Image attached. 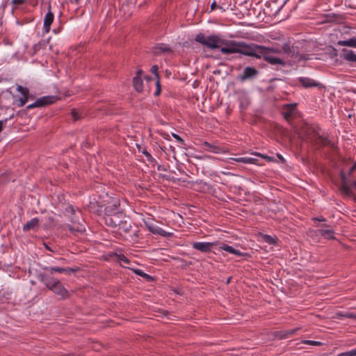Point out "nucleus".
<instances>
[{
	"label": "nucleus",
	"mask_w": 356,
	"mask_h": 356,
	"mask_svg": "<svg viewBox=\"0 0 356 356\" xmlns=\"http://www.w3.org/2000/svg\"><path fill=\"white\" fill-rule=\"evenodd\" d=\"M254 44H247L242 41L228 40L222 39L220 51L223 54L239 53L250 56Z\"/></svg>",
	"instance_id": "nucleus-1"
},
{
	"label": "nucleus",
	"mask_w": 356,
	"mask_h": 356,
	"mask_svg": "<svg viewBox=\"0 0 356 356\" xmlns=\"http://www.w3.org/2000/svg\"><path fill=\"white\" fill-rule=\"evenodd\" d=\"M303 135L305 140L316 148L330 144L327 136L321 132L317 125H307L303 129Z\"/></svg>",
	"instance_id": "nucleus-2"
},
{
	"label": "nucleus",
	"mask_w": 356,
	"mask_h": 356,
	"mask_svg": "<svg viewBox=\"0 0 356 356\" xmlns=\"http://www.w3.org/2000/svg\"><path fill=\"white\" fill-rule=\"evenodd\" d=\"M250 56L257 58H263L265 61L271 65H285L284 60L270 54V51H268L266 49V47L264 46L254 44Z\"/></svg>",
	"instance_id": "nucleus-3"
},
{
	"label": "nucleus",
	"mask_w": 356,
	"mask_h": 356,
	"mask_svg": "<svg viewBox=\"0 0 356 356\" xmlns=\"http://www.w3.org/2000/svg\"><path fill=\"white\" fill-rule=\"evenodd\" d=\"M356 170V162L354 163L352 167L348 170V174L346 175L343 170H341L339 173L340 179H341V186L340 191L341 194L346 197H348L356 200V197L352 191L351 188H350L349 186V180L352 177V175Z\"/></svg>",
	"instance_id": "nucleus-4"
},
{
	"label": "nucleus",
	"mask_w": 356,
	"mask_h": 356,
	"mask_svg": "<svg viewBox=\"0 0 356 356\" xmlns=\"http://www.w3.org/2000/svg\"><path fill=\"white\" fill-rule=\"evenodd\" d=\"M195 41L209 49H216L221 47L222 39L218 35L206 36L204 33H200L196 35Z\"/></svg>",
	"instance_id": "nucleus-5"
},
{
	"label": "nucleus",
	"mask_w": 356,
	"mask_h": 356,
	"mask_svg": "<svg viewBox=\"0 0 356 356\" xmlns=\"http://www.w3.org/2000/svg\"><path fill=\"white\" fill-rule=\"evenodd\" d=\"M55 294L59 296L61 299H66L69 297L68 291L64 287L61 282L54 277L51 284L47 287Z\"/></svg>",
	"instance_id": "nucleus-6"
},
{
	"label": "nucleus",
	"mask_w": 356,
	"mask_h": 356,
	"mask_svg": "<svg viewBox=\"0 0 356 356\" xmlns=\"http://www.w3.org/2000/svg\"><path fill=\"white\" fill-rule=\"evenodd\" d=\"M218 242L209 243V242H193L191 245L195 250H199L204 253L210 252L212 250V248L216 245Z\"/></svg>",
	"instance_id": "nucleus-7"
},
{
	"label": "nucleus",
	"mask_w": 356,
	"mask_h": 356,
	"mask_svg": "<svg viewBox=\"0 0 356 356\" xmlns=\"http://www.w3.org/2000/svg\"><path fill=\"white\" fill-rule=\"evenodd\" d=\"M145 225L147 229L154 234H158L162 236H170L172 234L171 233L165 232L162 228L154 224L151 221H145Z\"/></svg>",
	"instance_id": "nucleus-8"
},
{
	"label": "nucleus",
	"mask_w": 356,
	"mask_h": 356,
	"mask_svg": "<svg viewBox=\"0 0 356 356\" xmlns=\"http://www.w3.org/2000/svg\"><path fill=\"white\" fill-rule=\"evenodd\" d=\"M259 74V71L253 67H246L243 73L239 76V79L242 81L252 79Z\"/></svg>",
	"instance_id": "nucleus-9"
},
{
	"label": "nucleus",
	"mask_w": 356,
	"mask_h": 356,
	"mask_svg": "<svg viewBox=\"0 0 356 356\" xmlns=\"http://www.w3.org/2000/svg\"><path fill=\"white\" fill-rule=\"evenodd\" d=\"M300 329V327H296L289 330H283L275 331L274 332L273 335L278 339H285L294 335Z\"/></svg>",
	"instance_id": "nucleus-10"
},
{
	"label": "nucleus",
	"mask_w": 356,
	"mask_h": 356,
	"mask_svg": "<svg viewBox=\"0 0 356 356\" xmlns=\"http://www.w3.org/2000/svg\"><path fill=\"white\" fill-rule=\"evenodd\" d=\"M57 99L58 97L56 96L48 95L40 97L37 99L35 101L38 107H42L54 104L57 101Z\"/></svg>",
	"instance_id": "nucleus-11"
},
{
	"label": "nucleus",
	"mask_w": 356,
	"mask_h": 356,
	"mask_svg": "<svg viewBox=\"0 0 356 356\" xmlns=\"http://www.w3.org/2000/svg\"><path fill=\"white\" fill-rule=\"evenodd\" d=\"M49 11L44 16V24H43V29L44 32L47 33L50 31L51 25L54 22V15L53 13L51 11V6L49 5L48 6Z\"/></svg>",
	"instance_id": "nucleus-12"
},
{
	"label": "nucleus",
	"mask_w": 356,
	"mask_h": 356,
	"mask_svg": "<svg viewBox=\"0 0 356 356\" xmlns=\"http://www.w3.org/2000/svg\"><path fill=\"white\" fill-rule=\"evenodd\" d=\"M282 53H284L287 56L291 58H296L298 57V51L296 48L288 42L283 44L282 47Z\"/></svg>",
	"instance_id": "nucleus-13"
},
{
	"label": "nucleus",
	"mask_w": 356,
	"mask_h": 356,
	"mask_svg": "<svg viewBox=\"0 0 356 356\" xmlns=\"http://www.w3.org/2000/svg\"><path fill=\"white\" fill-rule=\"evenodd\" d=\"M296 104H286L284 106L282 114L286 120H289L291 119L296 110Z\"/></svg>",
	"instance_id": "nucleus-14"
},
{
	"label": "nucleus",
	"mask_w": 356,
	"mask_h": 356,
	"mask_svg": "<svg viewBox=\"0 0 356 356\" xmlns=\"http://www.w3.org/2000/svg\"><path fill=\"white\" fill-rule=\"evenodd\" d=\"M172 49L165 44L160 43L156 44L153 49V53L155 55H160L161 54L171 53Z\"/></svg>",
	"instance_id": "nucleus-15"
},
{
	"label": "nucleus",
	"mask_w": 356,
	"mask_h": 356,
	"mask_svg": "<svg viewBox=\"0 0 356 356\" xmlns=\"http://www.w3.org/2000/svg\"><path fill=\"white\" fill-rule=\"evenodd\" d=\"M298 81L299 83L305 88L316 87L319 85V83L316 82L314 79L308 77H300Z\"/></svg>",
	"instance_id": "nucleus-16"
},
{
	"label": "nucleus",
	"mask_w": 356,
	"mask_h": 356,
	"mask_svg": "<svg viewBox=\"0 0 356 356\" xmlns=\"http://www.w3.org/2000/svg\"><path fill=\"white\" fill-rule=\"evenodd\" d=\"M203 145L205 147L206 150L211 152L212 153L220 154L222 152H225L223 148L212 145L208 142H204L203 143Z\"/></svg>",
	"instance_id": "nucleus-17"
},
{
	"label": "nucleus",
	"mask_w": 356,
	"mask_h": 356,
	"mask_svg": "<svg viewBox=\"0 0 356 356\" xmlns=\"http://www.w3.org/2000/svg\"><path fill=\"white\" fill-rule=\"evenodd\" d=\"M39 219L38 218H33L23 226V230L24 232L33 230L38 226Z\"/></svg>",
	"instance_id": "nucleus-18"
},
{
	"label": "nucleus",
	"mask_w": 356,
	"mask_h": 356,
	"mask_svg": "<svg viewBox=\"0 0 356 356\" xmlns=\"http://www.w3.org/2000/svg\"><path fill=\"white\" fill-rule=\"evenodd\" d=\"M219 249L221 250H225L229 253L237 255V256H241L242 253L236 249H234L232 246H230L227 244L222 243L219 247Z\"/></svg>",
	"instance_id": "nucleus-19"
},
{
	"label": "nucleus",
	"mask_w": 356,
	"mask_h": 356,
	"mask_svg": "<svg viewBox=\"0 0 356 356\" xmlns=\"http://www.w3.org/2000/svg\"><path fill=\"white\" fill-rule=\"evenodd\" d=\"M38 279L39 280V281L42 282L47 288L49 284H51V282L52 281L54 277H51L50 274L40 273L38 275Z\"/></svg>",
	"instance_id": "nucleus-20"
},
{
	"label": "nucleus",
	"mask_w": 356,
	"mask_h": 356,
	"mask_svg": "<svg viewBox=\"0 0 356 356\" xmlns=\"http://www.w3.org/2000/svg\"><path fill=\"white\" fill-rule=\"evenodd\" d=\"M318 234L322 236L326 239H334L335 237L334 236V232L333 229H319L318 230Z\"/></svg>",
	"instance_id": "nucleus-21"
},
{
	"label": "nucleus",
	"mask_w": 356,
	"mask_h": 356,
	"mask_svg": "<svg viewBox=\"0 0 356 356\" xmlns=\"http://www.w3.org/2000/svg\"><path fill=\"white\" fill-rule=\"evenodd\" d=\"M133 86L137 92H142L143 90V81L139 76H135L133 79Z\"/></svg>",
	"instance_id": "nucleus-22"
},
{
	"label": "nucleus",
	"mask_w": 356,
	"mask_h": 356,
	"mask_svg": "<svg viewBox=\"0 0 356 356\" xmlns=\"http://www.w3.org/2000/svg\"><path fill=\"white\" fill-rule=\"evenodd\" d=\"M343 58L346 60L356 63V54L352 50H343Z\"/></svg>",
	"instance_id": "nucleus-23"
},
{
	"label": "nucleus",
	"mask_w": 356,
	"mask_h": 356,
	"mask_svg": "<svg viewBox=\"0 0 356 356\" xmlns=\"http://www.w3.org/2000/svg\"><path fill=\"white\" fill-rule=\"evenodd\" d=\"M337 44L339 46L356 48V38H351L347 40H339L338 41Z\"/></svg>",
	"instance_id": "nucleus-24"
},
{
	"label": "nucleus",
	"mask_w": 356,
	"mask_h": 356,
	"mask_svg": "<svg viewBox=\"0 0 356 356\" xmlns=\"http://www.w3.org/2000/svg\"><path fill=\"white\" fill-rule=\"evenodd\" d=\"M236 162H241L244 163H256L258 161L256 158L254 157H249V156H245V157H238L233 159Z\"/></svg>",
	"instance_id": "nucleus-25"
},
{
	"label": "nucleus",
	"mask_w": 356,
	"mask_h": 356,
	"mask_svg": "<svg viewBox=\"0 0 356 356\" xmlns=\"http://www.w3.org/2000/svg\"><path fill=\"white\" fill-rule=\"evenodd\" d=\"M46 46L47 42L45 40L40 41L39 42L33 45L32 48L33 52L31 53V55L37 54L40 49H44Z\"/></svg>",
	"instance_id": "nucleus-26"
},
{
	"label": "nucleus",
	"mask_w": 356,
	"mask_h": 356,
	"mask_svg": "<svg viewBox=\"0 0 356 356\" xmlns=\"http://www.w3.org/2000/svg\"><path fill=\"white\" fill-rule=\"evenodd\" d=\"M238 102L240 104V107L242 109H245L249 104L248 97L245 94H241L238 97Z\"/></svg>",
	"instance_id": "nucleus-27"
},
{
	"label": "nucleus",
	"mask_w": 356,
	"mask_h": 356,
	"mask_svg": "<svg viewBox=\"0 0 356 356\" xmlns=\"http://www.w3.org/2000/svg\"><path fill=\"white\" fill-rule=\"evenodd\" d=\"M43 269L45 270L46 271L49 272V273L50 275H52L54 272L62 273H64V271H65V268H61V267L44 266L43 268Z\"/></svg>",
	"instance_id": "nucleus-28"
},
{
	"label": "nucleus",
	"mask_w": 356,
	"mask_h": 356,
	"mask_svg": "<svg viewBox=\"0 0 356 356\" xmlns=\"http://www.w3.org/2000/svg\"><path fill=\"white\" fill-rule=\"evenodd\" d=\"M134 271V273L137 275H139L142 277H143L144 279H145L147 281H151L153 280V277L152 276H150L149 275L144 273L142 270L140 269H133L132 270Z\"/></svg>",
	"instance_id": "nucleus-29"
},
{
	"label": "nucleus",
	"mask_w": 356,
	"mask_h": 356,
	"mask_svg": "<svg viewBox=\"0 0 356 356\" xmlns=\"http://www.w3.org/2000/svg\"><path fill=\"white\" fill-rule=\"evenodd\" d=\"M17 90L22 94L24 97H29V90L27 88H24L22 86H17Z\"/></svg>",
	"instance_id": "nucleus-30"
},
{
	"label": "nucleus",
	"mask_w": 356,
	"mask_h": 356,
	"mask_svg": "<svg viewBox=\"0 0 356 356\" xmlns=\"http://www.w3.org/2000/svg\"><path fill=\"white\" fill-rule=\"evenodd\" d=\"M142 153L145 156L148 162L151 163H156L155 159L146 149L142 150Z\"/></svg>",
	"instance_id": "nucleus-31"
},
{
	"label": "nucleus",
	"mask_w": 356,
	"mask_h": 356,
	"mask_svg": "<svg viewBox=\"0 0 356 356\" xmlns=\"http://www.w3.org/2000/svg\"><path fill=\"white\" fill-rule=\"evenodd\" d=\"M301 343L306 344V345H310V346H319L322 345V343L317 341H312V340H303L301 341Z\"/></svg>",
	"instance_id": "nucleus-32"
},
{
	"label": "nucleus",
	"mask_w": 356,
	"mask_h": 356,
	"mask_svg": "<svg viewBox=\"0 0 356 356\" xmlns=\"http://www.w3.org/2000/svg\"><path fill=\"white\" fill-rule=\"evenodd\" d=\"M264 241L266 243H268L270 245H274L277 242V238H273V237H272V236H270L269 235H267V234L264 236Z\"/></svg>",
	"instance_id": "nucleus-33"
},
{
	"label": "nucleus",
	"mask_w": 356,
	"mask_h": 356,
	"mask_svg": "<svg viewBox=\"0 0 356 356\" xmlns=\"http://www.w3.org/2000/svg\"><path fill=\"white\" fill-rule=\"evenodd\" d=\"M68 229L72 233L74 232H81L83 229V225L81 224H79L76 227H72L71 225H68Z\"/></svg>",
	"instance_id": "nucleus-34"
},
{
	"label": "nucleus",
	"mask_w": 356,
	"mask_h": 356,
	"mask_svg": "<svg viewBox=\"0 0 356 356\" xmlns=\"http://www.w3.org/2000/svg\"><path fill=\"white\" fill-rule=\"evenodd\" d=\"M337 356H356V348L349 351L341 353L338 354Z\"/></svg>",
	"instance_id": "nucleus-35"
},
{
	"label": "nucleus",
	"mask_w": 356,
	"mask_h": 356,
	"mask_svg": "<svg viewBox=\"0 0 356 356\" xmlns=\"http://www.w3.org/2000/svg\"><path fill=\"white\" fill-rule=\"evenodd\" d=\"M266 49L268 51H270L272 54H282V49L276 48V47H266Z\"/></svg>",
	"instance_id": "nucleus-36"
},
{
	"label": "nucleus",
	"mask_w": 356,
	"mask_h": 356,
	"mask_svg": "<svg viewBox=\"0 0 356 356\" xmlns=\"http://www.w3.org/2000/svg\"><path fill=\"white\" fill-rule=\"evenodd\" d=\"M118 260L120 261H122V262H123L125 264H130L129 259L126 256H124L122 254H120L118 255Z\"/></svg>",
	"instance_id": "nucleus-37"
},
{
	"label": "nucleus",
	"mask_w": 356,
	"mask_h": 356,
	"mask_svg": "<svg viewBox=\"0 0 356 356\" xmlns=\"http://www.w3.org/2000/svg\"><path fill=\"white\" fill-rule=\"evenodd\" d=\"M158 70H159V67L157 65H153L152 67H151V72L152 74H154L155 77L156 78L157 80H159V72H158Z\"/></svg>",
	"instance_id": "nucleus-38"
},
{
	"label": "nucleus",
	"mask_w": 356,
	"mask_h": 356,
	"mask_svg": "<svg viewBox=\"0 0 356 356\" xmlns=\"http://www.w3.org/2000/svg\"><path fill=\"white\" fill-rule=\"evenodd\" d=\"M79 270L78 267L76 268H65L64 273H66L67 274H71L75 272H77Z\"/></svg>",
	"instance_id": "nucleus-39"
},
{
	"label": "nucleus",
	"mask_w": 356,
	"mask_h": 356,
	"mask_svg": "<svg viewBox=\"0 0 356 356\" xmlns=\"http://www.w3.org/2000/svg\"><path fill=\"white\" fill-rule=\"evenodd\" d=\"M172 136L177 142H179L181 145H184L185 144L184 139L182 138H181L179 135H177V134L172 133Z\"/></svg>",
	"instance_id": "nucleus-40"
},
{
	"label": "nucleus",
	"mask_w": 356,
	"mask_h": 356,
	"mask_svg": "<svg viewBox=\"0 0 356 356\" xmlns=\"http://www.w3.org/2000/svg\"><path fill=\"white\" fill-rule=\"evenodd\" d=\"M156 90L154 92V95L159 96L161 93V85H160L159 80H156Z\"/></svg>",
	"instance_id": "nucleus-41"
},
{
	"label": "nucleus",
	"mask_w": 356,
	"mask_h": 356,
	"mask_svg": "<svg viewBox=\"0 0 356 356\" xmlns=\"http://www.w3.org/2000/svg\"><path fill=\"white\" fill-rule=\"evenodd\" d=\"M72 115L74 120H75V121L79 120L81 118L79 112L76 111L75 109H72Z\"/></svg>",
	"instance_id": "nucleus-42"
},
{
	"label": "nucleus",
	"mask_w": 356,
	"mask_h": 356,
	"mask_svg": "<svg viewBox=\"0 0 356 356\" xmlns=\"http://www.w3.org/2000/svg\"><path fill=\"white\" fill-rule=\"evenodd\" d=\"M254 155L257 156H260V157L266 159L268 161H272L273 160V158H271V157H270L268 156H266V155H264V154H260V153H254Z\"/></svg>",
	"instance_id": "nucleus-43"
},
{
	"label": "nucleus",
	"mask_w": 356,
	"mask_h": 356,
	"mask_svg": "<svg viewBox=\"0 0 356 356\" xmlns=\"http://www.w3.org/2000/svg\"><path fill=\"white\" fill-rule=\"evenodd\" d=\"M28 99H29V97H23L19 98L18 106H23L26 103Z\"/></svg>",
	"instance_id": "nucleus-44"
},
{
	"label": "nucleus",
	"mask_w": 356,
	"mask_h": 356,
	"mask_svg": "<svg viewBox=\"0 0 356 356\" xmlns=\"http://www.w3.org/2000/svg\"><path fill=\"white\" fill-rule=\"evenodd\" d=\"M346 318L356 319V314L352 312H346L343 315Z\"/></svg>",
	"instance_id": "nucleus-45"
},
{
	"label": "nucleus",
	"mask_w": 356,
	"mask_h": 356,
	"mask_svg": "<svg viewBox=\"0 0 356 356\" xmlns=\"http://www.w3.org/2000/svg\"><path fill=\"white\" fill-rule=\"evenodd\" d=\"M26 0H13L12 3L16 6L22 5L26 2Z\"/></svg>",
	"instance_id": "nucleus-46"
},
{
	"label": "nucleus",
	"mask_w": 356,
	"mask_h": 356,
	"mask_svg": "<svg viewBox=\"0 0 356 356\" xmlns=\"http://www.w3.org/2000/svg\"><path fill=\"white\" fill-rule=\"evenodd\" d=\"M216 8H220V10H222V11H225V10L221 7V6H219L216 4V1H213L211 5V10H213L214 9H216Z\"/></svg>",
	"instance_id": "nucleus-47"
},
{
	"label": "nucleus",
	"mask_w": 356,
	"mask_h": 356,
	"mask_svg": "<svg viewBox=\"0 0 356 356\" xmlns=\"http://www.w3.org/2000/svg\"><path fill=\"white\" fill-rule=\"evenodd\" d=\"M131 227V225L130 224L127 225V222L124 223L123 229L126 232H128Z\"/></svg>",
	"instance_id": "nucleus-48"
},
{
	"label": "nucleus",
	"mask_w": 356,
	"mask_h": 356,
	"mask_svg": "<svg viewBox=\"0 0 356 356\" xmlns=\"http://www.w3.org/2000/svg\"><path fill=\"white\" fill-rule=\"evenodd\" d=\"M36 107H38V104H36V101L35 102H33V104H29L26 106V108L28 110L29 109H31V108H36Z\"/></svg>",
	"instance_id": "nucleus-49"
},
{
	"label": "nucleus",
	"mask_w": 356,
	"mask_h": 356,
	"mask_svg": "<svg viewBox=\"0 0 356 356\" xmlns=\"http://www.w3.org/2000/svg\"><path fill=\"white\" fill-rule=\"evenodd\" d=\"M349 186H350V188L351 186H353V187H354L356 189V181L354 180L353 181H350V180H349Z\"/></svg>",
	"instance_id": "nucleus-50"
},
{
	"label": "nucleus",
	"mask_w": 356,
	"mask_h": 356,
	"mask_svg": "<svg viewBox=\"0 0 356 356\" xmlns=\"http://www.w3.org/2000/svg\"><path fill=\"white\" fill-rule=\"evenodd\" d=\"M313 220L314 221H320V222H324L325 221V219L324 218H314Z\"/></svg>",
	"instance_id": "nucleus-51"
},
{
	"label": "nucleus",
	"mask_w": 356,
	"mask_h": 356,
	"mask_svg": "<svg viewBox=\"0 0 356 356\" xmlns=\"http://www.w3.org/2000/svg\"><path fill=\"white\" fill-rule=\"evenodd\" d=\"M157 170H163V171L166 170L165 168L163 165H159L157 166Z\"/></svg>",
	"instance_id": "nucleus-52"
},
{
	"label": "nucleus",
	"mask_w": 356,
	"mask_h": 356,
	"mask_svg": "<svg viewBox=\"0 0 356 356\" xmlns=\"http://www.w3.org/2000/svg\"><path fill=\"white\" fill-rule=\"evenodd\" d=\"M142 74H143V70H138L136 72V76H139L140 77H141Z\"/></svg>",
	"instance_id": "nucleus-53"
},
{
	"label": "nucleus",
	"mask_w": 356,
	"mask_h": 356,
	"mask_svg": "<svg viewBox=\"0 0 356 356\" xmlns=\"http://www.w3.org/2000/svg\"><path fill=\"white\" fill-rule=\"evenodd\" d=\"M277 157H278V158H279V159H280L282 162H284V161H285V160H284V157H283L281 154H277Z\"/></svg>",
	"instance_id": "nucleus-54"
},
{
	"label": "nucleus",
	"mask_w": 356,
	"mask_h": 356,
	"mask_svg": "<svg viewBox=\"0 0 356 356\" xmlns=\"http://www.w3.org/2000/svg\"><path fill=\"white\" fill-rule=\"evenodd\" d=\"M70 209L72 214L74 215L75 214L74 209L72 207H70Z\"/></svg>",
	"instance_id": "nucleus-55"
},
{
	"label": "nucleus",
	"mask_w": 356,
	"mask_h": 356,
	"mask_svg": "<svg viewBox=\"0 0 356 356\" xmlns=\"http://www.w3.org/2000/svg\"><path fill=\"white\" fill-rule=\"evenodd\" d=\"M3 121L0 120V133L1 132V131L3 129Z\"/></svg>",
	"instance_id": "nucleus-56"
},
{
	"label": "nucleus",
	"mask_w": 356,
	"mask_h": 356,
	"mask_svg": "<svg viewBox=\"0 0 356 356\" xmlns=\"http://www.w3.org/2000/svg\"><path fill=\"white\" fill-rule=\"evenodd\" d=\"M44 245H45V248H46L47 250H49V251L53 252V250H51V248H50L47 245H46V244H45Z\"/></svg>",
	"instance_id": "nucleus-57"
},
{
	"label": "nucleus",
	"mask_w": 356,
	"mask_h": 356,
	"mask_svg": "<svg viewBox=\"0 0 356 356\" xmlns=\"http://www.w3.org/2000/svg\"><path fill=\"white\" fill-rule=\"evenodd\" d=\"M323 227H328V225H323Z\"/></svg>",
	"instance_id": "nucleus-58"
},
{
	"label": "nucleus",
	"mask_w": 356,
	"mask_h": 356,
	"mask_svg": "<svg viewBox=\"0 0 356 356\" xmlns=\"http://www.w3.org/2000/svg\"><path fill=\"white\" fill-rule=\"evenodd\" d=\"M76 3H78L79 0H76Z\"/></svg>",
	"instance_id": "nucleus-59"
}]
</instances>
